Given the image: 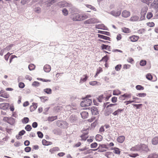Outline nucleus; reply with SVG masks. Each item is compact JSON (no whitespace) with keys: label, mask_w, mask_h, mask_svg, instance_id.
I'll use <instances>...</instances> for the list:
<instances>
[{"label":"nucleus","mask_w":158,"mask_h":158,"mask_svg":"<svg viewBox=\"0 0 158 158\" xmlns=\"http://www.w3.org/2000/svg\"><path fill=\"white\" fill-rule=\"evenodd\" d=\"M73 21H81L88 18V16L85 14H79L77 13L73 14L71 17Z\"/></svg>","instance_id":"1"},{"label":"nucleus","mask_w":158,"mask_h":158,"mask_svg":"<svg viewBox=\"0 0 158 158\" xmlns=\"http://www.w3.org/2000/svg\"><path fill=\"white\" fill-rule=\"evenodd\" d=\"M92 103V100L91 99L86 98H84L81 102V105L82 107L88 106H90Z\"/></svg>","instance_id":"2"},{"label":"nucleus","mask_w":158,"mask_h":158,"mask_svg":"<svg viewBox=\"0 0 158 158\" xmlns=\"http://www.w3.org/2000/svg\"><path fill=\"white\" fill-rule=\"evenodd\" d=\"M56 124L58 127L63 128H67L68 125L66 122L60 120L57 121Z\"/></svg>","instance_id":"3"},{"label":"nucleus","mask_w":158,"mask_h":158,"mask_svg":"<svg viewBox=\"0 0 158 158\" xmlns=\"http://www.w3.org/2000/svg\"><path fill=\"white\" fill-rule=\"evenodd\" d=\"M109 148L108 147L107 144H100L97 149L94 150H98V151L100 152H103L106 151L105 149H108Z\"/></svg>","instance_id":"4"},{"label":"nucleus","mask_w":158,"mask_h":158,"mask_svg":"<svg viewBox=\"0 0 158 158\" xmlns=\"http://www.w3.org/2000/svg\"><path fill=\"white\" fill-rule=\"evenodd\" d=\"M146 147L148 149L147 147H146L145 145L143 144L142 145H138L132 147L130 149V150L133 151H139L142 148V147Z\"/></svg>","instance_id":"5"},{"label":"nucleus","mask_w":158,"mask_h":158,"mask_svg":"<svg viewBox=\"0 0 158 158\" xmlns=\"http://www.w3.org/2000/svg\"><path fill=\"white\" fill-rule=\"evenodd\" d=\"M89 129H87L83 131V134L81 135V140H85L88 137Z\"/></svg>","instance_id":"6"},{"label":"nucleus","mask_w":158,"mask_h":158,"mask_svg":"<svg viewBox=\"0 0 158 158\" xmlns=\"http://www.w3.org/2000/svg\"><path fill=\"white\" fill-rule=\"evenodd\" d=\"M9 104L7 103H3L0 104V108L3 110H6L9 107Z\"/></svg>","instance_id":"7"},{"label":"nucleus","mask_w":158,"mask_h":158,"mask_svg":"<svg viewBox=\"0 0 158 158\" xmlns=\"http://www.w3.org/2000/svg\"><path fill=\"white\" fill-rule=\"evenodd\" d=\"M139 36L135 35H132L129 37L130 40L132 42H135L137 41L139 39Z\"/></svg>","instance_id":"8"},{"label":"nucleus","mask_w":158,"mask_h":158,"mask_svg":"<svg viewBox=\"0 0 158 158\" xmlns=\"http://www.w3.org/2000/svg\"><path fill=\"white\" fill-rule=\"evenodd\" d=\"M130 12L126 10L123 11L122 13V16L124 18H126L129 17L130 15Z\"/></svg>","instance_id":"9"},{"label":"nucleus","mask_w":158,"mask_h":158,"mask_svg":"<svg viewBox=\"0 0 158 158\" xmlns=\"http://www.w3.org/2000/svg\"><path fill=\"white\" fill-rule=\"evenodd\" d=\"M105 156L107 158H114V154L111 152H107L105 154Z\"/></svg>","instance_id":"10"},{"label":"nucleus","mask_w":158,"mask_h":158,"mask_svg":"<svg viewBox=\"0 0 158 158\" xmlns=\"http://www.w3.org/2000/svg\"><path fill=\"white\" fill-rule=\"evenodd\" d=\"M91 110L93 115H96L99 114L98 110L97 107H92L91 108Z\"/></svg>","instance_id":"11"},{"label":"nucleus","mask_w":158,"mask_h":158,"mask_svg":"<svg viewBox=\"0 0 158 158\" xmlns=\"http://www.w3.org/2000/svg\"><path fill=\"white\" fill-rule=\"evenodd\" d=\"M148 10V8L147 6H146L143 7L142 8L141 12V16H142L143 17H145Z\"/></svg>","instance_id":"12"},{"label":"nucleus","mask_w":158,"mask_h":158,"mask_svg":"<svg viewBox=\"0 0 158 158\" xmlns=\"http://www.w3.org/2000/svg\"><path fill=\"white\" fill-rule=\"evenodd\" d=\"M125 139V137L124 136H119L117 138V141L119 143H122L124 141Z\"/></svg>","instance_id":"13"},{"label":"nucleus","mask_w":158,"mask_h":158,"mask_svg":"<svg viewBox=\"0 0 158 158\" xmlns=\"http://www.w3.org/2000/svg\"><path fill=\"white\" fill-rule=\"evenodd\" d=\"M121 13V12L120 10H114L110 12V14L111 15L115 17L119 16L120 15Z\"/></svg>","instance_id":"14"},{"label":"nucleus","mask_w":158,"mask_h":158,"mask_svg":"<svg viewBox=\"0 0 158 158\" xmlns=\"http://www.w3.org/2000/svg\"><path fill=\"white\" fill-rule=\"evenodd\" d=\"M151 142L153 145H156L158 144V136H156L153 138Z\"/></svg>","instance_id":"15"},{"label":"nucleus","mask_w":158,"mask_h":158,"mask_svg":"<svg viewBox=\"0 0 158 158\" xmlns=\"http://www.w3.org/2000/svg\"><path fill=\"white\" fill-rule=\"evenodd\" d=\"M95 20L94 19L91 18L88 19L84 22L85 24H92L95 23Z\"/></svg>","instance_id":"16"},{"label":"nucleus","mask_w":158,"mask_h":158,"mask_svg":"<svg viewBox=\"0 0 158 158\" xmlns=\"http://www.w3.org/2000/svg\"><path fill=\"white\" fill-rule=\"evenodd\" d=\"M123 111V109H118L113 113L112 114L114 116L118 115L122 112Z\"/></svg>","instance_id":"17"},{"label":"nucleus","mask_w":158,"mask_h":158,"mask_svg":"<svg viewBox=\"0 0 158 158\" xmlns=\"http://www.w3.org/2000/svg\"><path fill=\"white\" fill-rule=\"evenodd\" d=\"M81 114L82 118L85 119L87 118L89 116V114L88 112L86 111H82L81 113Z\"/></svg>","instance_id":"18"},{"label":"nucleus","mask_w":158,"mask_h":158,"mask_svg":"<svg viewBox=\"0 0 158 158\" xmlns=\"http://www.w3.org/2000/svg\"><path fill=\"white\" fill-rule=\"evenodd\" d=\"M37 104L33 103L32 105L30 106V111L32 112L35 110L37 108Z\"/></svg>","instance_id":"19"},{"label":"nucleus","mask_w":158,"mask_h":158,"mask_svg":"<svg viewBox=\"0 0 158 158\" xmlns=\"http://www.w3.org/2000/svg\"><path fill=\"white\" fill-rule=\"evenodd\" d=\"M44 69L45 72H49L51 69V66L49 65L46 64L44 66Z\"/></svg>","instance_id":"20"},{"label":"nucleus","mask_w":158,"mask_h":158,"mask_svg":"<svg viewBox=\"0 0 158 158\" xmlns=\"http://www.w3.org/2000/svg\"><path fill=\"white\" fill-rule=\"evenodd\" d=\"M60 148L58 147H53L50 149L49 150L50 152H51V154H53L56 151H59Z\"/></svg>","instance_id":"21"},{"label":"nucleus","mask_w":158,"mask_h":158,"mask_svg":"<svg viewBox=\"0 0 158 158\" xmlns=\"http://www.w3.org/2000/svg\"><path fill=\"white\" fill-rule=\"evenodd\" d=\"M158 3V0H154L153 3L151 4L152 6V8L157 9L158 8L157 4Z\"/></svg>","instance_id":"22"},{"label":"nucleus","mask_w":158,"mask_h":158,"mask_svg":"<svg viewBox=\"0 0 158 158\" xmlns=\"http://www.w3.org/2000/svg\"><path fill=\"white\" fill-rule=\"evenodd\" d=\"M111 150H114L113 152L115 154L119 155L120 153L121 152L120 151L119 149L117 148L114 147V148H111Z\"/></svg>","instance_id":"23"},{"label":"nucleus","mask_w":158,"mask_h":158,"mask_svg":"<svg viewBox=\"0 0 158 158\" xmlns=\"http://www.w3.org/2000/svg\"><path fill=\"white\" fill-rule=\"evenodd\" d=\"M122 31L125 33H129L131 32V30L128 28L123 27L121 29Z\"/></svg>","instance_id":"24"},{"label":"nucleus","mask_w":158,"mask_h":158,"mask_svg":"<svg viewBox=\"0 0 158 158\" xmlns=\"http://www.w3.org/2000/svg\"><path fill=\"white\" fill-rule=\"evenodd\" d=\"M98 37L105 40H109V39H110V38L109 37H108V36H104L103 35H102L100 34H98Z\"/></svg>","instance_id":"25"},{"label":"nucleus","mask_w":158,"mask_h":158,"mask_svg":"<svg viewBox=\"0 0 158 158\" xmlns=\"http://www.w3.org/2000/svg\"><path fill=\"white\" fill-rule=\"evenodd\" d=\"M13 118L11 117H4L3 118V120L6 122L8 123H10V121L12 120Z\"/></svg>","instance_id":"26"},{"label":"nucleus","mask_w":158,"mask_h":158,"mask_svg":"<svg viewBox=\"0 0 158 158\" xmlns=\"http://www.w3.org/2000/svg\"><path fill=\"white\" fill-rule=\"evenodd\" d=\"M56 1L55 0H48L47 1V6H50L53 3H55Z\"/></svg>","instance_id":"27"},{"label":"nucleus","mask_w":158,"mask_h":158,"mask_svg":"<svg viewBox=\"0 0 158 158\" xmlns=\"http://www.w3.org/2000/svg\"><path fill=\"white\" fill-rule=\"evenodd\" d=\"M121 94V92L118 89L113 90V94L114 95H118Z\"/></svg>","instance_id":"28"},{"label":"nucleus","mask_w":158,"mask_h":158,"mask_svg":"<svg viewBox=\"0 0 158 158\" xmlns=\"http://www.w3.org/2000/svg\"><path fill=\"white\" fill-rule=\"evenodd\" d=\"M83 76L85 77V78H81L80 81V83H82L83 82H85V81H86L87 80V79H88V77L87 75H84Z\"/></svg>","instance_id":"29"},{"label":"nucleus","mask_w":158,"mask_h":158,"mask_svg":"<svg viewBox=\"0 0 158 158\" xmlns=\"http://www.w3.org/2000/svg\"><path fill=\"white\" fill-rule=\"evenodd\" d=\"M139 17L136 16H133L130 19V20L132 21H135L138 20Z\"/></svg>","instance_id":"30"},{"label":"nucleus","mask_w":158,"mask_h":158,"mask_svg":"<svg viewBox=\"0 0 158 158\" xmlns=\"http://www.w3.org/2000/svg\"><path fill=\"white\" fill-rule=\"evenodd\" d=\"M95 139L97 141H100L102 140V137L101 135L98 134L96 136Z\"/></svg>","instance_id":"31"},{"label":"nucleus","mask_w":158,"mask_h":158,"mask_svg":"<svg viewBox=\"0 0 158 158\" xmlns=\"http://www.w3.org/2000/svg\"><path fill=\"white\" fill-rule=\"evenodd\" d=\"M85 5L86 7L91 9L92 10H93L94 11L96 10V9L91 5L88 4H85Z\"/></svg>","instance_id":"32"},{"label":"nucleus","mask_w":158,"mask_h":158,"mask_svg":"<svg viewBox=\"0 0 158 158\" xmlns=\"http://www.w3.org/2000/svg\"><path fill=\"white\" fill-rule=\"evenodd\" d=\"M44 91L48 94H52V89L50 88H46L44 89Z\"/></svg>","instance_id":"33"},{"label":"nucleus","mask_w":158,"mask_h":158,"mask_svg":"<svg viewBox=\"0 0 158 158\" xmlns=\"http://www.w3.org/2000/svg\"><path fill=\"white\" fill-rule=\"evenodd\" d=\"M29 121V119L27 117H24L22 120V122L23 123H27Z\"/></svg>","instance_id":"34"},{"label":"nucleus","mask_w":158,"mask_h":158,"mask_svg":"<svg viewBox=\"0 0 158 158\" xmlns=\"http://www.w3.org/2000/svg\"><path fill=\"white\" fill-rule=\"evenodd\" d=\"M158 155L155 153H153L150 154L148 158H157Z\"/></svg>","instance_id":"35"},{"label":"nucleus","mask_w":158,"mask_h":158,"mask_svg":"<svg viewBox=\"0 0 158 158\" xmlns=\"http://www.w3.org/2000/svg\"><path fill=\"white\" fill-rule=\"evenodd\" d=\"M147 63V61L145 60H141L139 63L140 65L141 66H143L145 65Z\"/></svg>","instance_id":"36"},{"label":"nucleus","mask_w":158,"mask_h":158,"mask_svg":"<svg viewBox=\"0 0 158 158\" xmlns=\"http://www.w3.org/2000/svg\"><path fill=\"white\" fill-rule=\"evenodd\" d=\"M98 33L104 35H110V33L107 31H103L100 30H98Z\"/></svg>","instance_id":"37"},{"label":"nucleus","mask_w":158,"mask_h":158,"mask_svg":"<svg viewBox=\"0 0 158 158\" xmlns=\"http://www.w3.org/2000/svg\"><path fill=\"white\" fill-rule=\"evenodd\" d=\"M102 71V68L100 67L97 69L96 73L95 75V77H96Z\"/></svg>","instance_id":"38"},{"label":"nucleus","mask_w":158,"mask_h":158,"mask_svg":"<svg viewBox=\"0 0 158 158\" xmlns=\"http://www.w3.org/2000/svg\"><path fill=\"white\" fill-rule=\"evenodd\" d=\"M57 118V116H52L49 117L48 118V120L50 121H53L54 120L56 119Z\"/></svg>","instance_id":"39"},{"label":"nucleus","mask_w":158,"mask_h":158,"mask_svg":"<svg viewBox=\"0 0 158 158\" xmlns=\"http://www.w3.org/2000/svg\"><path fill=\"white\" fill-rule=\"evenodd\" d=\"M35 68V66L33 64H30L28 66V68L30 70H34Z\"/></svg>","instance_id":"40"},{"label":"nucleus","mask_w":158,"mask_h":158,"mask_svg":"<svg viewBox=\"0 0 158 158\" xmlns=\"http://www.w3.org/2000/svg\"><path fill=\"white\" fill-rule=\"evenodd\" d=\"M128 156L131 157L135 158L139 156L137 153H131L128 155Z\"/></svg>","instance_id":"41"},{"label":"nucleus","mask_w":158,"mask_h":158,"mask_svg":"<svg viewBox=\"0 0 158 158\" xmlns=\"http://www.w3.org/2000/svg\"><path fill=\"white\" fill-rule=\"evenodd\" d=\"M25 130L28 131H30L32 129L31 126L30 125H27L25 127Z\"/></svg>","instance_id":"42"},{"label":"nucleus","mask_w":158,"mask_h":158,"mask_svg":"<svg viewBox=\"0 0 158 158\" xmlns=\"http://www.w3.org/2000/svg\"><path fill=\"white\" fill-rule=\"evenodd\" d=\"M131 94H128L127 93H126L124 94L123 95H121V97H124L126 98H130L131 97Z\"/></svg>","instance_id":"43"},{"label":"nucleus","mask_w":158,"mask_h":158,"mask_svg":"<svg viewBox=\"0 0 158 158\" xmlns=\"http://www.w3.org/2000/svg\"><path fill=\"white\" fill-rule=\"evenodd\" d=\"M136 89L138 90H143L144 88L141 85H137L136 86Z\"/></svg>","instance_id":"44"},{"label":"nucleus","mask_w":158,"mask_h":158,"mask_svg":"<svg viewBox=\"0 0 158 158\" xmlns=\"http://www.w3.org/2000/svg\"><path fill=\"white\" fill-rule=\"evenodd\" d=\"M153 16L152 14L150 12H148L147 15V18L149 19H150Z\"/></svg>","instance_id":"45"},{"label":"nucleus","mask_w":158,"mask_h":158,"mask_svg":"<svg viewBox=\"0 0 158 158\" xmlns=\"http://www.w3.org/2000/svg\"><path fill=\"white\" fill-rule=\"evenodd\" d=\"M42 143L44 145H49V142L45 139H43L42 141Z\"/></svg>","instance_id":"46"},{"label":"nucleus","mask_w":158,"mask_h":158,"mask_svg":"<svg viewBox=\"0 0 158 158\" xmlns=\"http://www.w3.org/2000/svg\"><path fill=\"white\" fill-rule=\"evenodd\" d=\"M146 76V78L149 80H151L152 79V75L150 73H148L147 74Z\"/></svg>","instance_id":"47"},{"label":"nucleus","mask_w":158,"mask_h":158,"mask_svg":"<svg viewBox=\"0 0 158 158\" xmlns=\"http://www.w3.org/2000/svg\"><path fill=\"white\" fill-rule=\"evenodd\" d=\"M63 14L65 16H67L68 14V11L66 9H64L62 10Z\"/></svg>","instance_id":"48"},{"label":"nucleus","mask_w":158,"mask_h":158,"mask_svg":"<svg viewBox=\"0 0 158 158\" xmlns=\"http://www.w3.org/2000/svg\"><path fill=\"white\" fill-rule=\"evenodd\" d=\"M40 85V83L36 81L33 82L32 84V86L35 87L39 86Z\"/></svg>","instance_id":"49"},{"label":"nucleus","mask_w":158,"mask_h":158,"mask_svg":"<svg viewBox=\"0 0 158 158\" xmlns=\"http://www.w3.org/2000/svg\"><path fill=\"white\" fill-rule=\"evenodd\" d=\"M98 144L96 142L93 143L90 145V147L92 148H96Z\"/></svg>","instance_id":"50"},{"label":"nucleus","mask_w":158,"mask_h":158,"mask_svg":"<svg viewBox=\"0 0 158 158\" xmlns=\"http://www.w3.org/2000/svg\"><path fill=\"white\" fill-rule=\"evenodd\" d=\"M0 96L5 98H9V95L5 93L3 94H2L1 95H0Z\"/></svg>","instance_id":"51"},{"label":"nucleus","mask_w":158,"mask_h":158,"mask_svg":"<svg viewBox=\"0 0 158 158\" xmlns=\"http://www.w3.org/2000/svg\"><path fill=\"white\" fill-rule=\"evenodd\" d=\"M103 26L102 24H98L96 26V28L98 29H103Z\"/></svg>","instance_id":"52"},{"label":"nucleus","mask_w":158,"mask_h":158,"mask_svg":"<svg viewBox=\"0 0 158 158\" xmlns=\"http://www.w3.org/2000/svg\"><path fill=\"white\" fill-rule=\"evenodd\" d=\"M146 95V94L145 93H139L137 95V96L140 97H143Z\"/></svg>","instance_id":"53"},{"label":"nucleus","mask_w":158,"mask_h":158,"mask_svg":"<svg viewBox=\"0 0 158 158\" xmlns=\"http://www.w3.org/2000/svg\"><path fill=\"white\" fill-rule=\"evenodd\" d=\"M11 54H10L9 52H8L4 56V58L7 61L10 55Z\"/></svg>","instance_id":"54"},{"label":"nucleus","mask_w":158,"mask_h":158,"mask_svg":"<svg viewBox=\"0 0 158 158\" xmlns=\"http://www.w3.org/2000/svg\"><path fill=\"white\" fill-rule=\"evenodd\" d=\"M104 96L103 95H101L99 96L98 98V100L99 102H102Z\"/></svg>","instance_id":"55"},{"label":"nucleus","mask_w":158,"mask_h":158,"mask_svg":"<svg viewBox=\"0 0 158 158\" xmlns=\"http://www.w3.org/2000/svg\"><path fill=\"white\" fill-rule=\"evenodd\" d=\"M122 65L121 64L117 65L115 67V69L116 71H118L120 70L121 68Z\"/></svg>","instance_id":"56"},{"label":"nucleus","mask_w":158,"mask_h":158,"mask_svg":"<svg viewBox=\"0 0 158 158\" xmlns=\"http://www.w3.org/2000/svg\"><path fill=\"white\" fill-rule=\"evenodd\" d=\"M19 86L20 88H23L25 86V84L23 82H20L19 84Z\"/></svg>","instance_id":"57"},{"label":"nucleus","mask_w":158,"mask_h":158,"mask_svg":"<svg viewBox=\"0 0 158 158\" xmlns=\"http://www.w3.org/2000/svg\"><path fill=\"white\" fill-rule=\"evenodd\" d=\"M117 101V98L116 97H113L112 98L111 101L113 103L116 102Z\"/></svg>","instance_id":"58"},{"label":"nucleus","mask_w":158,"mask_h":158,"mask_svg":"<svg viewBox=\"0 0 158 158\" xmlns=\"http://www.w3.org/2000/svg\"><path fill=\"white\" fill-rule=\"evenodd\" d=\"M152 0H142V1L147 4L149 5Z\"/></svg>","instance_id":"59"},{"label":"nucleus","mask_w":158,"mask_h":158,"mask_svg":"<svg viewBox=\"0 0 158 158\" xmlns=\"http://www.w3.org/2000/svg\"><path fill=\"white\" fill-rule=\"evenodd\" d=\"M131 65L128 64H125L123 66V69H126L130 68Z\"/></svg>","instance_id":"60"},{"label":"nucleus","mask_w":158,"mask_h":158,"mask_svg":"<svg viewBox=\"0 0 158 158\" xmlns=\"http://www.w3.org/2000/svg\"><path fill=\"white\" fill-rule=\"evenodd\" d=\"M147 24L148 26L151 27H153L155 25V24L153 22L148 23Z\"/></svg>","instance_id":"61"},{"label":"nucleus","mask_w":158,"mask_h":158,"mask_svg":"<svg viewBox=\"0 0 158 158\" xmlns=\"http://www.w3.org/2000/svg\"><path fill=\"white\" fill-rule=\"evenodd\" d=\"M24 150L27 152H29L31 151V148L29 147H26L25 148Z\"/></svg>","instance_id":"62"},{"label":"nucleus","mask_w":158,"mask_h":158,"mask_svg":"<svg viewBox=\"0 0 158 158\" xmlns=\"http://www.w3.org/2000/svg\"><path fill=\"white\" fill-rule=\"evenodd\" d=\"M145 30L144 29H141L138 31V33L139 34H143L144 33Z\"/></svg>","instance_id":"63"},{"label":"nucleus","mask_w":158,"mask_h":158,"mask_svg":"<svg viewBox=\"0 0 158 158\" xmlns=\"http://www.w3.org/2000/svg\"><path fill=\"white\" fill-rule=\"evenodd\" d=\"M38 137L40 138H42L43 137V135L42 133L40 131H38L37 132Z\"/></svg>","instance_id":"64"}]
</instances>
